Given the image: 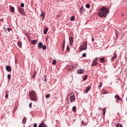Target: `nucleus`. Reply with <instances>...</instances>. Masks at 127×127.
I'll list each match as a JSON object with an SVG mask.
<instances>
[{"mask_svg":"<svg viewBox=\"0 0 127 127\" xmlns=\"http://www.w3.org/2000/svg\"><path fill=\"white\" fill-rule=\"evenodd\" d=\"M106 110H107L106 108L102 109L103 116H105V115H106Z\"/></svg>","mask_w":127,"mask_h":127,"instance_id":"b1692460","label":"nucleus"},{"mask_svg":"<svg viewBox=\"0 0 127 127\" xmlns=\"http://www.w3.org/2000/svg\"><path fill=\"white\" fill-rule=\"evenodd\" d=\"M87 78H88V75H84V77L83 78V80L84 81H85V80H87Z\"/></svg>","mask_w":127,"mask_h":127,"instance_id":"c756f323","label":"nucleus"},{"mask_svg":"<svg viewBox=\"0 0 127 127\" xmlns=\"http://www.w3.org/2000/svg\"><path fill=\"white\" fill-rule=\"evenodd\" d=\"M103 85V83L102 82H100V85L98 86L99 88H101L102 87V86Z\"/></svg>","mask_w":127,"mask_h":127,"instance_id":"ea45409f","label":"nucleus"},{"mask_svg":"<svg viewBox=\"0 0 127 127\" xmlns=\"http://www.w3.org/2000/svg\"><path fill=\"white\" fill-rule=\"evenodd\" d=\"M62 48H63V51H64V49L65 48V40H64L63 42Z\"/></svg>","mask_w":127,"mask_h":127,"instance_id":"393cba45","label":"nucleus"},{"mask_svg":"<svg viewBox=\"0 0 127 127\" xmlns=\"http://www.w3.org/2000/svg\"><path fill=\"white\" fill-rule=\"evenodd\" d=\"M76 106H73L72 109V110L73 111V112H76Z\"/></svg>","mask_w":127,"mask_h":127,"instance_id":"473e14b6","label":"nucleus"},{"mask_svg":"<svg viewBox=\"0 0 127 127\" xmlns=\"http://www.w3.org/2000/svg\"><path fill=\"white\" fill-rule=\"evenodd\" d=\"M17 45L20 48H21V47H22V43L21 41L17 42Z\"/></svg>","mask_w":127,"mask_h":127,"instance_id":"4468645a","label":"nucleus"},{"mask_svg":"<svg viewBox=\"0 0 127 127\" xmlns=\"http://www.w3.org/2000/svg\"><path fill=\"white\" fill-rule=\"evenodd\" d=\"M11 28H7V31H8V32H9V31H10V30H11Z\"/></svg>","mask_w":127,"mask_h":127,"instance_id":"79ce46f5","label":"nucleus"},{"mask_svg":"<svg viewBox=\"0 0 127 127\" xmlns=\"http://www.w3.org/2000/svg\"><path fill=\"white\" fill-rule=\"evenodd\" d=\"M75 67H76V66H75V65H70L69 66V68H72V69H74V68H75Z\"/></svg>","mask_w":127,"mask_h":127,"instance_id":"e433bc0d","label":"nucleus"},{"mask_svg":"<svg viewBox=\"0 0 127 127\" xmlns=\"http://www.w3.org/2000/svg\"><path fill=\"white\" fill-rule=\"evenodd\" d=\"M21 7H24V3H21L20 4Z\"/></svg>","mask_w":127,"mask_h":127,"instance_id":"4c0bfd02","label":"nucleus"},{"mask_svg":"<svg viewBox=\"0 0 127 127\" xmlns=\"http://www.w3.org/2000/svg\"><path fill=\"white\" fill-rule=\"evenodd\" d=\"M6 71H7V72H11V67L9 65H6Z\"/></svg>","mask_w":127,"mask_h":127,"instance_id":"9d476101","label":"nucleus"},{"mask_svg":"<svg viewBox=\"0 0 127 127\" xmlns=\"http://www.w3.org/2000/svg\"><path fill=\"white\" fill-rule=\"evenodd\" d=\"M81 125H82V126H85V124H84V121H82Z\"/></svg>","mask_w":127,"mask_h":127,"instance_id":"49530a36","label":"nucleus"},{"mask_svg":"<svg viewBox=\"0 0 127 127\" xmlns=\"http://www.w3.org/2000/svg\"><path fill=\"white\" fill-rule=\"evenodd\" d=\"M31 43L33 45H36V44H37V40H32V41H31Z\"/></svg>","mask_w":127,"mask_h":127,"instance_id":"2eb2a0df","label":"nucleus"},{"mask_svg":"<svg viewBox=\"0 0 127 127\" xmlns=\"http://www.w3.org/2000/svg\"><path fill=\"white\" fill-rule=\"evenodd\" d=\"M100 61L102 63H105L106 62V60L104 58H100Z\"/></svg>","mask_w":127,"mask_h":127,"instance_id":"a211bd4d","label":"nucleus"},{"mask_svg":"<svg viewBox=\"0 0 127 127\" xmlns=\"http://www.w3.org/2000/svg\"><path fill=\"white\" fill-rule=\"evenodd\" d=\"M87 49V42H83V45H82L80 51H83V50H85Z\"/></svg>","mask_w":127,"mask_h":127,"instance_id":"39448f33","label":"nucleus"},{"mask_svg":"<svg viewBox=\"0 0 127 127\" xmlns=\"http://www.w3.org/2000/svg\"><path fill=\"white\" fill-rule=\"evenodd\" d=\"M10 11H11V12H14V7H10Z\"/></svg>","mask_w":127,"mask_h":127,"instance_id":"5701e85b","label":"nucleus"},{"mask_svg":"<svg viewBox=\"0 0 127 127\" xmlns=\"http://www.w3.org/2000/svg\"><path fill=\"white\" fill-rule=\"evenodd\" d=\"M40 17L42 18L43 20H44V18H45V13L44 12L41 11Z\"/></svg>","mask_w":127,"mask_h":127,"instance_id":"1a4fd4ad","label":"nucleus"},{"mask_svg":"<svg viewBox=\"0 0 127 127\" xmlns=\"http://www.w3.org/2000/svg\"><path fill=\"white\" fill-rule=\"evenodd\" d=\"M66 50H67V51H70V49L69 48V45L67 46Z\"/></svg>","mask_w":127,"mask_h":127,"instance_id":"58836bf2","label":"nucleus"},{"mask_svg":"<svg viewBox=\"0 0 127 127\" xmlns=\"http://www.w3.org/2000/svg\"><path fill=\"white\" fill-rule=\"evenodd\" d=\"M101 110H102V108H100L99 109V111H101Z\"/></svg>","mask_w":127,"mask_h":127,"instance_id":"3c124183","label":"nucleus"},{"mask_svg":"<svg viewBox=\"0 0 127 127\" xmlns=\"http://www.w3.org/2000/svg\"><path fill=\"white\" fill-rule=\"evenodd\" d=\"M70 21H74V19H75V16L73 15H72L70 17Z\"/></svg>","mask_w":127,"mask_h":127,"instance_id":"4be33fe9","label":"nucleus"},{"mask_svg":"<svg viewBox=\"0 0 127 127\" xmlns=\"http://www.w3.org/2000/svg\"><path fill=\"white\" fill-rule=\"evenodd\" d=\"M5 31H6V30H5Z\"/></svg>","mask_w":127,"mask_h":127,"instance_id":"864d4df0","label":"nucleus"},{"mask_svg":"<svg viewBox=\"0 0 127 127\" xmlns=\"http://www.w3.org/2000/svg\"><path fill=\"white\" fill-rule=\"evenodd\" d=\"M69 41L70 46H72V44H73V41H74V39H73V37H69Z\"/></svg>","mask_w":127,"mask_h":127,"instance_id":"6e6552de","label":"nucleus"},{"mask_svg":"<svg viewBox=\"0 0 127 127\" xmlns=\"http://www.w3.org/2000/svg\"><path fill=\"white\" fill-rule=\"evenodd\" d=\"M86 53H83L82 54V57H86Z\"/></svg>","mask_w":127,"mask_h":127,"instance_id":"37998d69","label":"nucleus"},{"mask_svg":"<svg viewBox=\"0 0 127 127\" xmlns=\"http://www.w3.org/2000/svg\"><path fill=\"white\" fill-rule=\"evenodd\" d=\"M90 6H91V5H90V4H86V7H87V8H90Z\"/></svg>","mask_w":127,"mask_h":127,"instance_id":"c9c22d12","label":"nucleus"},{"mask_svg":"<svg viewBox=\"0 0 127 127\" xmlns=\"http://www.w3.org/2000/svg\"><path fill=\"white\" fill-rule=\"evenodd\" d=\"M116 127H123V125L122 124H117L116 125Z\"/></svg>","mask_w":127,"mask_h":127,"instance_id":"72a5a7b5","label":"nucleus"},{"mask_svg":"<svg viewBox=\"0 0 127 127\" xmlns=\"http://www.w3.org/2000/svg\"><path fill=\"white\" fill-rule=\"evenodd\" d=\"M60 1H63V0H60Z\"/></svg>","mask_w":127,"mask_h":127,"instance_id":"603ef678","label":"nucleus"},{"mask_svg":"<svg viewBox=\"0 0 127 127\" xmlns=\"http://www.w3.org/2000/svg\"><path fill=\"white\" fill-rule=\"evenodd\" d=\"M29 95L30 96L31 99L32 101H37V98L36 97V92H35V91L33 90L29 91Z\"/></svg>","mask_w":127,"mask_h":127,"instance_id":"f03ea898","label":"nucleus"},{"mask_svg":"<svg viewBox=\"0 0 127 127\" xmlns=\"http://www.w3.org/2000/svg\"><path fill=\"white\" fill-rule=\"evenodd\" d=\"M48 31V28H45L43 31L44 34H47Z\"/></svg>","mask_w":127,"mask_h":127,"instance_id":"f3484780","label":"nucleus"},{"mask_svg":"<svg viewBox=\"0 0 127 127\" xmlns=\"http://www.w3.org/2000/svg\"><path fill=\"white\" fill-rule=\"evenodd\" d=\"M29 108H32V103H30L29 105Z\"/></svg>","mask_w":127,"mask_h":127,"instance_id":"a19ab883","label":"nucleus"},{"mask_svg":"<svg viewBox=\"0 0 127 127\" xmlns=\"http://www.w3.org/2000/svg\"><path fill=\"white\" fill-rule=\"evenodd\" d=\"M67 104H68V105H70V104H71V103H70V102H71V101H70V98H67Z\"/></svg>","mask_w":127,"mask_h":127,"instance_id":"f704fd0d","label":"nucleus"},{"mask_svg":"<svg viewBox=\"0 0 127 127\" xmlns=\"http://www.w3.org/2000/svg\"><path fill=\"white\" fill-rule=\"evenodd\" d=\"M125 16V14L124 13H123L122 14V16L123 17V16Z\"/></svg>","mask_w":127,"mask_h":127,"instance_id":"09e8293b","label":"nucleus"},{"mask_svg":"<svg viewBox=\"0 0 127 127\" xmlns=\"http://www.w3.org/2000/svg\"><path fill=\"white\" fill-rule=\"evenodd\" d=\"M37 72H36V71H34V73H33V76H32V78H33V79H34V78H35V77H36V73H37Z\"/></svg>","mask_w":127,"mask_h":127,"instance_id":"a878e982","label":"nucleus"},{"mask_svg":"<svg viewBox=\"0 0 127 127\" xmlns=\"http://www.w3.org/2000/svg\"><path fill=\"white\" fill-rule=\"evenodd\" d=\"M17 10L19 11L20 14L25 15V12H24V9L21 8V7H17Z\"/></svg>","mask_w":127,"mask_h":127,"instance_id":"20e7f679","label":"nucleus"},{"mask_svg":"<svg viewBox=\"0 0 127 127\" xmlns=\"http://www.w3.org/2000/svg\"><path fill=\"white\" fill-rule=\"evenodd\" d=\"M44 78H45V82H46V81H47V79H46V75H44Z\"/></svg>","mask_w":127,"mask_h":127,"instance_id":"de8ad7c7","label":"nucleus"},{"mask_svg":"<svg viewBox=\"0 0 127 127\" xmlns=\"http://www.w3.org/2000/svg\"><path fill=\"white\" fill-rule=\"evenodd\" d=\"M22 123L23 125H24L25 124H26V118L24 117L23 119Z\"/></svg>","mask_w":127,"mask_h":127,"instance_id":"6ab92c4d","label":"nucleus"},{"mask_svg":"<svg viewBox=\"0 0 127 127\" xmlns=\"http://www.w3.org/2000/svg\"><path fill=\"white\" fill-rule=\"evenodd\" d=\"M67 98L70 99L69 103H73V102H74L75 101V94L74 93H71L67 96Z\"/></svg>","mask_w":127,"mask_h":127,"instance_id":"7ed1b4c3","label":"nucleus"},{"mask_svg":"<svg viewBox=\"0 0 127 127\" xmlns=\"http://www.w3.org/2000/svg\"><path fill=\"white\" fill-rule=\"evenodd\" d=\"M109 13H110V9H109V8L107 7H102L99 9L98 16L101 18L103 17L106 18Z\"/></svg>","mask_w":127,"mask_h":127,"instance_id":"f257e3e1","label":"nucleus"},{"mask_svg":"<svg viewBox=\"0 0 127 127\" xmlns=\"http://www.w3.org/2000/svg\"><path fill=\"white\" fill-rule=\"evenodd\" d=\"M47 125L45 124L44 121H42L40 124L39 125L38 127H47Z\"/></svg>","mask_w":127,"mask_h":127,"instance_id":"0eeeda50","label":"nucleus"},{"mask_svg":"<svg viewBox=\"0 0 127 127\" xmlns=\"http://www.w3.org/2000/svg\"><path fill=\"white\" fill-rule=\"evenodd\" d=\"M43 46V44L42 42H40L38 44V47L39 49H41L42 48V47Z\"/></svg>","mask_w":127,"mask_h":127,"instance_id":"9b49d317","label":"nucleus"},{"mask_svg":"<svg viewBox=\"0 0 127 127\" xmlns=\"http://www.w3.org/2000/svg\"><path fill=\"white\" fill-rule=\"evenodd\" d=\"M45 97H46V99H49L51 97V95H50V94H48L46 95Z\"/></svg>","mask_w":127,"mask_h":127,"instance_id":"cd10ccee","label":"nucleus"},{"mask_svg":"<svg viewBox=\"0 0 127 127\" xmlns=\"http://www.w3.org/2000/svg\"><path fill=\"white\" fill-rule=\"evenodd\" d=\"M34 127H37V124L36 123L34 124L33 125Z\"/></svg>","mask_w":127,"mask_h":127,"instance_id":"a18cd8bd","label":"nucleus"},{"mask_svg":"<svg viewBox=\"0 0 127 127\" xmlns=\"http://www.w3.org/2000/svg\"><path fill=\"white\" fill-rule=\"evenodd\" d=\"M115 98L117 99V100H118V101H121V100H122L120 97V96L118 94H116L115 96Z\"/></svg>","mask_w":127,"mask_h":127,"instance_id":"dca6fc26","label":"nucleus"},{"mask_svg":"<svg viewBox=\"0 0 127 127\" xmlns=\"http://www.w3.org/2000/svg\"><path fill=\"white\" fill-rule=\"evenodd\" d=\"M42 48L43 50H46V46L45 45H43Z\"/></svg>","mask_w":127,"mask_h":127,"instance_id":"c85d7f7f","label":"nucleus"},{"mask_svg":"<svg viewBox=\"0 0 127 127\" xmlns=\"http://www.w3.org/2000/svg\"><path fill=\"white\" fill-rule=\"evenodd\" d=\"M91 86H88L86 88V90H85V93L86 94H87V93H88V92H89V91H90V90H91Z\"/></svg>","mask_w":127,"mask_h":127,"instance_id":"f8f14e48","label":"nucleus"},{"mask_svg":"<svg viewBox=\"0 0 127 127\" xmlns=\"http://www.w3.org/2000/svg\"><path fill=\"white\" fill-rule=\"evenodd\" d=\"M84 69H79L77 70V73L78 74H83V73H84Z\"/></svg>","mask_w":127,"mask_h":127,"instance_id":"ddd939ff","label":"nucleus"},{"mask_svg":"<svg viewBox=\"0 0 127 127\" xmlns=\"http://www.w3.org/2000/svg\"><path fill=\"white\" fill-rule=\"evenodd\" d=\"M8 98V92L7 90H6L5 91V98L7 99Z\"/></svg>","mask_w":127,"mask_h":127,"instance_id":"aec40b11","label":"nucleus"},{"mask_svg":"<svg viewBox=\"0 0 127 127\" xmlns=\"http://www.w3.org/2000/svg\"><path fill=\"white\" fill-rule=\"evenodd\" d=\"M10 78H11V75H10V74H8L7 75V79H8V80H10Z\"/></svg>","mask_w":127,"mask_h":127,"instance_id":"7c9ffc66","label":"nucleus"},{"mask_svg":"<svg viewBox=\"0 0 127 127\" xmlns=\"http://www.w3.org/2000/svg\"><path fill=\"white\" fill-rule=\"evenodd\" d=\"M79 11H80V13H83V12L84 11V7L83 6L81 7Z\"/></svg>","mask_w":127,"mask_h":127,"instance_id":"412c9836","label":"nucleus"},{"mask_svg":"<svg viewBox=\"0 0 127 127\" xmlns=\"http://www.w3.org/2000/svg\"><path fill=\"white\" fill-rule=\"evenodd\" d=\"M95 41V39L94 38H92V41Z\"/></svg>","mask_w":127,"mask_h":127,"instance_id":"8fccbe9b","label":"nucleus"},{"mask_svg":"<svg viewBox=\"0 0 127 127\" xmlns=\"http://www.w3.org/2000/svg\"><path fill=\"white\" fill-rule=\"evenodd\" d=\"M56 62H57V61H56V60H54L52 62L53 65H55V64H56Z\"/></svg>","mask_w":127,"mask_h":127,"instance_id":"2f4dec72","label":"nucleus"},{"mask_svg":"<svg viewBox=\"0 0 127 127\" xmlns=\"http://www.w3.org/2000/svg\"><path fill=\"white\" fill-rule=\"evenodd\" d=\"M98 59H99V58H96L93 61V63L92 64V66H93V67L95 66H97V65H98V64H99V63H98Z\"/></svg>","mask_w":127,"mask_h":127,"instance_id":"423d86ee","label":"nucleus"},{"mask_svg":"<svg viewBox=\"0 0 127 127\" xmlns=\"http://www.w3.org/2000/svg\"><path fill=\"white\" fill-rule=\"evenodd\" d=\"M116 59V58H115L114 57H112V58H111V61H114V60Z\"/></svg>","mask_w":127,"mask_h":127,"instance_id":"c03bdc74","label":"nucleus"},{"mask_svg":"<svg viewBox=\"0 0 127 127\" xmlns=\"http://www.w3.org/2000/svg\"><path fill=\"white\" fill-rule=\"evenodd\" d=\"M113 57H114L115 58H118V55H117V53H116V51L114 53Z\"/></svg>","mask_w":127,"mask_h":127,"instance_id":"bb28decb","label":"nucleus"}]
</instances>
